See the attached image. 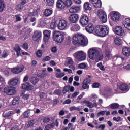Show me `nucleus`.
Listing matches in <instances>:
<instances>
[{
    "label": "nucleus",
    "instance_id": "obj_52",
    "mask_svg": "<svg viewBox=\"0 0 130 130\" xmlns=\"http://www.w3.org/2000/svg\"><path fill=\"white\" fill-rule=\"evenodd\" d=\"M35 124V120H30L29 122H28V126H29L30 127H32V126H33V125H34Z\"/></svg>",
    "mask_w": 130,
    "mask_h": 130
},
{
    "label": "nucleus",
    "instance_id": "obj_48",
    "mask_svg": "<svg viewBox=\"0 0 130 130\" xmlns=\"http://www.w3.org/2000/svg\"><path fill=\"white\" fill-rule=\"evenodd\" d=\"M51 59V57H49V56H47L44 57L42 60L43 62H45V61H49Z\"/></svg>",
    "mask_w": 130,
    "mask_h": 130
},
{
    "label": "nucleus",
    "instance_id": "obj_5",
    "mask_svg": "<svg viewBox=\"0 0 130 130\" xmlns=\"http://www.w3.org/2000/svg\"><path fill=\"white\" fill-rule=\"evenodd\" d=\"M73 56L77 61H84L86 60L87 55L83 51H77L73 54Z\"/></svg>",
    "mask_w": 130,
    "mask_h": 130
},
{
    "label": "nucleus",
    "instance_id": "obj_34",
    "mask_svg": "<svg viewBox=\"0 0 130 130\" xmlns=\"http://www.w3.org/2000/svg\"><path fill=\"white\" fill-rule=\"evenodd\" d=\"M78 68L79 69H88V64L87 63H81L79 64Z\"/></svg>",
    "mask_w": 130,
    "mask_h": 130
},
{
    "label": "nucleus",
    "instance_id": "obj_14",
    "mask_svg": "<svg viewBox=\"0 0 130 130\" xmlns=\"http://www.w3.org/2000/svg\"><path fill=\"white\" fill-rule=\"evenodd\" d=\"M114 32L119 36H123L124 34V31L122 29V27L121 26H116L115 28Z\"/></svg>",
    "mask_w": 130,
    "mask_h": 130
},
{
    "label": "nucleus",
    "instance_id": "obj_30",
    "mask_svg": "<svg viewBox=\"0 0 130 130\" xmlns=\"http://www.w3.org/2000/svg\"><path fill=\"white\" fill-rule=\"evenodd\" d=\"M30 82L31 83V84H32V85L35 86V85H36V84L39 82V79L37 77H31L30 78Z\"/></svg>",
    "mask_w": 130,
    "mask_h": 130
},
{
    "label": "nucleus",
    "instance_id": "obj_21",
    "mask_svg": "<svg viewBox=\"0 0 130 130\" xmlns=\"http://www.w3.org/2000/svg\"><path fill=\"white\" fill-rule=\"evenodd\" d=\"M122 52L123 55L125 56H127V57H128V56H130V48L127 47H125L123 48Z\"/></svg>",
    "mask_w": 130,
    "mask_h": 130
},
{
    "label": "nucleus",
    "instance_id": "obj_7",
    "mask_svg": "<svg viewBox=\"0 0 130 130\" xmlns=\"http://www.w3.org/2000/svg\"><path fill=\"white\" fill-rule=\"evenodd\" d=\"M59 30H67L68 29V22L64 20H60L58 24Z\"/></svg>",
    "mask_w": 130,
    "mask_h": 130
},
{
    "label": "nucleus",
    "instance_id": "obj_17",
    "mask_svg": "<svg viewBox=\"0 0 130 130\" xmlns=\"http://www.w3.org/2000/svg\"><path fill=\"white\" fill-rule=\"evenodd\" d=\"M90 2L94 8H101V6H102L101 0H90Z\"/></svg>",
    "mask_w": 130,
    "mask_h": 130
},
{
    "label": "nucleus",
    "instance_id": "obj_6",
    "mask_svg": "<svg viewBox=\"0 0 130 130\" xmlns=\"http://www.w3.org/2000/svg\"><path fill=\"white\" fill-rule=\"evenodd\" d=\"M98 15L100 20L103 23L107 22V15L104 10H100L98 11Z\"/></svg>",
    "mask_w": 130,
    "mask_h": 130
},
{
    "label": "nucleus",
    "instance_id": "obj_62",
    "mask_svg": "<svg viewBox=\"0 0 130 130\" xmlns=\"http://www.w3.org/2000/svg\"><path fill=\"white\" fill-rule=\"evenodd\" d=\"M30 113V112L27 111H25L24 113V117H25V118H28V117H29V114Z\"/></svg>",
    "mask_w": 130,
    "mask_h": 130
},
{
    "label": "nucleus",
    "instance_id": "obj_39",
    "mask_svg": "<svg viewBox=\"0 0 130 130\" xmlns=\"http://www.w3.org/2000/svg\"><path fill=\"white\" fill-rule=\"evenodd\" d=\"M106 56L108 57V58H110L112 56V54H111V52L109 50H107L105 51Z\"/></svg>",
    "mask_w": 130,
    "mask_h": 130
},
{
    "label": "nucleus",
    "instance_id": "obj_46",
    "mask_svg": "<svg viewBox=\"0 0 130 130\" xmlns=\"http://www.w3.org/2000/svg\"><path fill=\"white\" fill-rule=\"evenodd\" d=\"M98 67L102 71H105V68H104V66L102 64V62L99 63L98 64Z\"/></svg>",
    "mask_w": 130,
    "mask_h": 130
},
{
    "label": "nucleus",
    "instance_id": "obj_36",
    "mask_svg": "<svg viewBox=\"0 0 130 130\" xmlns=\"http://www.w3.org/2000/svg\"><path fill=\"white\" fill-rule=\"evenodd\" d=\"M74 61L72 58H68L67 61H66L64 62V66H69V64H73Z\"/></svg>",
    "mask_w": 130,
    "mask_h": 130
},
{
    "label": "nucleus",
    "instance_id": "obj_64",
    "mask_svg": "<svg viewBox=\"0 0 130 130\" xmlns=\"http://www.w3.org/2000/svg\"><path fill=\"white\" fill-rule=\"evenodd\" d=\"M100 84L99 83H94L92 85V88H99Z\"/></svg>",
    "mask_w": 130,
    "mask_h": 130
},
{
    "label": "nucleus",
    "instance_id": "obj_12",
    "mask_svg": "<svg viewBox=\"0 0 130 130\" xmlns=\"http://www.w3.org/2000/svg\"><path fill=\"white\" fill-rule=\"evenodd\" d=\"M79 15L73 14L69 16V19L71 23H77L79 21Z\"/></svg>",
    "mask_w": 130,
    "mask_h": 130
},
{
    "label": "nucleus",
    "instance_id": "obj_24",
    "mask_svg": "<svg viewBox=\"0 0 130 130\" xmlns=\"http://www.w3.org/2000/svg\"><path fill=\"white\" fill-rule=\"evenodd\" d=\"M14 50L15 52H16L17 56H20V55H21L20 52L22 50V49H21L20 46H19L18 44L15 45V47H14Z\"/></svg>",
    "mask_w": 130,
    "mask_h": 130
},
{
    "label": "nucleus",
    "instance_id": "obj_45",
    "mask_svg": "<svg viewBox=\"0 0 130 130\" xmlns=\"http://www.w3.org/2000/svg\"><path fill=\"white\" fill-rule=\"evenodd\" d=\"M3 74L5 77H9L10 76V70L6 69L3 72Z\"/></svg>",
    "mask_w": 130,
    "mask_h": 130
},
{
    "label": "nucleus",
    "instance_id": "obj_53",
    "mask_svg": "<svg viewBox=\"0 0 130 130\" xmlns=\"http://www.w3.org/2000/svg\"><path fill=\"white\" fill-rule=\"evenodd\" d=\"M43 121L45 123H46L49 122V121H50V119L48 117H45L43 119Z\"/></svg>",
    "mask_w": 130,
    "mask_h": 130
},
{
    "label": "nucleus",
    "instance_id": "obj_37",
    "mask_svg": "<svg viewBox=\"0 0 130 130\" xmlns=\"http://www.w3.org/2000/svg\"><path fill=\"white\" fill-rule=\"evenodd\" d=\"M42 54H43V53L41 50H38L36 53V56L39 58L42 57Z\"/></svg>",
    "mask_w": 130,
    "mask_h": 130
},
{
    "label": "nucleus",
    "instance_id": "obj_60",
    "mask_svg": "<svg viewBox=\"0 0 130 130\" xmlns=\"http://www.w3.org/2000/svg\"><path fill=\"white\" fill-rule=\"evenodd\" d=\"M91 98H92L94 100H96V99H98V95L95 93H92Z\"/></svg>",
    "mask_w": 130,
    "mask_h": 130
},
{
    "label": "nucleus",
    "instance_id": "obj_38",
    "mask_svg": "<svg viewBox=\"0 0 130 130\" xmlns=\"http://www.w3.org/2000/svg\"><path fill=\"white\" fill-rule=\"evenodd\" d=\"M5 9V2L3 0H0V12H3Z\"/></svg>",
    "mask_w": 130,
    "mask_h": 130
},
{
    "label": "nucleus",
    "instance_id": "obj_44",
    "mask_svg": "<svg viewBox=\"0 0 130 130\" xmlns=\"http://www.w3.org/2000/svg\"><path fill=\"white\" fill-rule=\"evenodd\" d=\"M86 103L87 107H89V108H93V107H94V104H93V103L90 101H87Z\"/></svg>",
    "mask_w": 130,
    "mask_h": 130
},
{
    "label": "nucleus",
    "instance_id": "obj_10",
    "mask_svg": "<svg viewBox=\"0 0 130 130\" xmlns=\"http://www.w3.org/2000/svg\"><path fill=\"white\" fill-rule=\"evenodd\" d=\"M22 88L26 91H32V90H34V86L30 83L26 82L22 85Z\"/></svg>",
    "mask_w": 130,
    "mask_h": 130
},
{
    "label": "nucleus",
    "instance_id": "obj_63",
    "mask_svg": "<svg viewBox=\"0 0 130 130\" xmlns=\"http://www.w3.org/2000/svg\"><path fill=\"white\" fill-rule=\"evenodd\" d=\"M61 93V90L59 89H56L54 91V94H56V95H59Z\"/></svg>",
    "mask_w": 130,
    "mask_h": 130
},
{
    "label": "nucleus",
    "instance_id": "obj_32",
    "mask_svg": "<svg viewBox=\"0 0 130 130\" xmlns=\"http://www.w3.org/2000/svg\"><path fill=\"white\" fill-rule=\"evenodd\" d=\"M109 107L111 109H116L119 107V104L116 103H112L109 105Z\"/></svg>",
    "mask_w": 130,
    "mask_h": 130
},
{
    "label": "nucleus",
    "instance_id": "obj_9",
    "mask_svg": "<svg viewBox=\"0 0 130 130\" xmlns=\"http://www.w3.org/2000/svg\"><path fill=\"white\" fill-rule=\"evenodd\" d=\"M44 34V43L45 44H48V40L50 38L51 35V31L45 30L43 31Z\"/></svg>",
    "mask_w": 130,
    "mask_h": 130
},
{
    "label": "nucleus",
    "instance_id": "obj_51",
    "mask_svg": "<svg viewBox=\"0 0 130 130\" xmlns=\"http://www.w3.org/2000/svg\"><path fill=\"white\" fill-rule=\"evenodd\" d=\"M69 91H70V87L69 86L64 87L62 91L63 94H66V93L69 92Z\"/></svg>",
    "mask_w": 130,
    "mask_h": 130
},
{
    "label": "nucleus",
    "instance_id": "obj_3",
    "mask_svg": "<svg viewBox=\"0 0 130 130\" xmlns=\"http://www.w3.org/2000/svg\"><path fill=\"white\" fill-rule=\"evenodd\" d=\"M95 31L98 35L104 37L109 33V28L107 25H100L95 28Z\"/></svg>",
    "mask_w": 130,
    "mask_h": 130
},
{
    "label": "nucleus",
    "instance_id": "obj_43",
    "mask_svg": "<svg viewBox=\"0 0 130 130\" xmlns=\"http://www.w3.org/2000/svg\"><path fill=\"white\" fill-rule=\"evenodd\" d=\"M6 85V81L5 79L0 76V86H4Z\"/></svg>",
    "mask_w": 130,
    "mask_h": 130
},
{
    "label": "nucleus",
    "instance_id": "obj_33",
    "mask_svg": "<svg viewBox=\"0 0 130 130\" xmlns=\"http://www.w3.org/2000/svg\"><path fill=\"white\" fill-rule=\"evenodd\" d=\"M114 42L116 45H120L122 44V40L119 38H115L114 40Z\"/></svg>",
    "mask_w": 130,
    "mask_h": 130
},
{
    "label": "nucleus",
    "instance_id": "obj_54",
    "mask_svg": "<svg viewBox=\"0 0 130 130\" xmlns=\"http://www.w3.org/2000/svg\"><path fill=\"white\" fill-rule=\"evenodd\" d=\"M48 75V74L47 73L43 72L39 75V77L40 78H45Z\"/></svg>",
    "mask_w": 130,
    "mask_h": 130
},
{
    "label": "nucleus",
    "instance_id": "obj_49",
    "mask_svg": "<svg viewBox=\"0 0 130 130\" xmlns=\"http://www.w3.org/2000/svg\"><path fill=\"white\" fill-rule=\"evenodd\" d=\"M48 6H53L54 0H46Z\"/></svg>",
    "mask_w": 130,
    "mask_h": 130
},
{
    "label": "nucleus",
    "instance_id": "obj_13",
    "mask_svg": "<svg viewBox=\"0 0 130 130\" xmlns=\"http://www.w3.org/2000/svg\"><path fill=\"white\" fill-rule=\"evenodd\" d=\"M19 83V78L18 77H14L8 81V84L9 86H17Z\"/></svg>",
    "mask_w": 130,
    "mask_h": 130
},
{
    "label": "nucleus",
    "instance_id": "obj_16",
    "mask_svg": "<svg viewBox=\"0 0 130 130\" xmlns=\"http://www.w3.org/2000/svg\"><path fill=\"white\" fill-rule=\"evenodd\" d=\"M80 11H81V7L79 6H73L69 10V12L72 13H78Z\"/></svg>",
    "mask_w": 130,
    "mask_h": 130
},
{
    "label": "nucleus",
    "instance_id": "obj_47",
    "mask_svg": "<svg viewBox=\"0 0 130 130\" xmlns=\"http://www.w3.org/2000/svg\"><path fill=\"white\" fill-rule=\"evenodd\" d=\"M72 0H66L65 5L67 7H71L72 5Z\"/></svg>",
    "mask_w": 130,
    "mask_h": 130
},
{
    "label": "nucleus",
    "instance_id": "obj_18",
    "mask_svg": "<svg viewBox=\"0 0 130 130\" xmlns=\"http://www.w3.org/2000/svg\"><path fill=\"white\" fill-rule=\"evenodd\" d=\"M81 29L80 25L78 24H74L71 25L70 27V30L72 32H78Z\"/></svg>",
    "mask_w": 130,
    "mask_h": 130
},
{
    "label": "nucleus",
    "instance_id": "obj_4",
    "mask_svg": "<svg viewBox=\"0 0 130 130\" xmlns=\"http://www.w3.org/2000/svg\"><path fill=\"white\" fill-rule=\"evenodd\" d=\"M53 39L57 43H62V42H63V40H64V33L55 30L54 31Z\"/></svg>",
    "mask_w": 130,
    "mask_h": 130
},
{
    "label": "nucleus",
    "instance_id": "obj_15",
    "mask_svg": "<svg viewBox=\"0 0 130 130\" xmlns=\"http://www.w3.org/2000/svg\"><path fill=\"white\" fill-rule=\"evenodd\" d=\"M111 18L112 21L115 22H117L119 21L120 17L119 16V14L116 12H113L111 14Z\"/></svg>",
    "mask_w": 130,
    "mask_h": 130
},
{
    "label": "nucleus",
    "instance_id": "obj_19",
    "mask_svg": "<svg viewBox=\"0 0 130 130\" xmlns=\"http://www.w3.org/2000/svg\"><path fill=\"white\" fill-rule=\"evenodd\" d=\"M89 22V19L86 16H83L80 19V23L82 26H86Z\"/></svg>",
    "mask_w": 130,
    "mask_h": 130
},
{
    "label": "nucleus",
    "instance_id": "obj_57",
    "mask_svg": "<svg viewBox=\"0 0 130 130\" xmlns=\"http://www.w3.org/2000/svg\"><path fill=\"white\" fill-rule=\"evenodd\" d=\"M9 123L10 124H11L12 125H15V124H16V120H15L13 118H11L10 119V122Z\"/></svg>",
    "mask_w": 130,
    "mask_h": 130
},
{
    "label": "nucleus",
    "instance_id": "obj_29",
    "mask_svg": "<svg viewBox=\"0 0 130 130\" xmlns=\"http://www.w3.org/2000/svg\"><path fill=\"white\" fill-rule=\"evenodd\" d=\"M115 59H116L119 66L122 64V62L124 60V58L122 57H114L113 60H114Z\"/></svg>",
    "mask_w": 130,
    "mask_h": 130
},
{
    "label": "nucleus",
    "instance_id": "obj_50",
    "mask_svg": "<svg viewBox=\"0 0 130 130\" xmlns=\"http://www.w3.org/2000/svg\"><path fill=\"white\" fill-rule=\"evenodd\" d=\"M63 76H64V73H57L56 74V76L57 78H58L59 79H61V78H62V77H63Z\"/></svg>",
    "mask_w": 130,
    "mask_h": 130
},
{
    "label": "nucleus",
    "instance_id": "obj_26",
    "mask_svg": "<svg viewBox=\"0 0 130 130\" xmlns=\"http://www.w3.org/2000/svg\"><path fill=\"white\" fill-rule=\"evenodd\" d=\"M86 30L88 33H93V31H94V26H93V24H88V25L86 27Z\"/></svg>",
    "mask_w": 130,
    "mask_h": 130
},
{
    "label": "nucleus",
    "instance_id": "obj_1",
    "mask_svg": "<svg viewBox=\"0 0 130 130\" xmlns=\"http://www.w3.org/2000/svg\"><path fill=\"white\" fill-rule=\"evenodd\" d=\"M88 54L89 58L92 60H95L96 62L103 59V54H102L100 49L97 48H90L88 51Z\"/></svg>",
    "mask_w": 130,
    "mask_h": 130
},
{
    "label": "nucleus",
    "instance_id": "obj_27",
    "mask_svg": "<svg viewBox=\"0 0 130 130\" xmlns=\"http://www.w3.org/2000/svg\"><path fill=\"white\" fill-rule=\"evenodd\" d=\"M119 88L121 91H125V92H127L128 91V86L125 84H121Z\"/></svg>",
    "mask_w": 130,
    "mask_h": 130
},
{
    "label": "nucleus",
    "instance_id": "obj_28",
    "mask_svg": "<svg viewBox=\"0 0 130 130\" xmlns=\"http://www.w3.org/2000/svg\"><path fill=\"white\" fill-rule=\"evenodd\" d=\"M52 13H53V12L52 10L47 9H45L44 14L45 16V17H49L50 16H51V15H52Z\"/></svg>",
    "mask_w": 130,
    "mask_h": 130
},
{
    "label": "nucleus",
    "instance_id": "obj_42",
    "mask_svg": "<svg viewBox=\"0 0 130 130\" xmlns=\"http://www.w3.org/2000/svg\"><path fill=\"white\" fill-rule=\"evenodd\" d=\"M10 89H11V87L10 86L5 87L4 89V93H5L6 94H7V95H10Z\"/></svg>",
    "mask_w": 130,
    "mask_h": 130
},
{
    "label": "nucleus",
    "instance_id": "obj_25",
    "mask_svg": "<svg viewBox=\"0 0 130 130\" xmlns=\"http://www.w3.org/2000/svg\"><path fill=\"white\" fill-rule=\"evenodd\" d=\"M15 114V112L13 111H10L7 112H4L3 113V116L4 117H11V116H13Z\"/></svg>",
    "mask_w": 130,
    "mask_h": 130
},
{
    "label": "nucleus",
    "instance_id": "obj_40",
    "mask_svg": "<svg viewBox=\"0 0 130 130\" xmlns=\"http://www.w3.org/2000/svg\"><path fill=\"white\" fill-rule=\"evenodd\" d=\"M53 127H54V123L48 124L45 126L46 130H50L51 128H53Z\"/></svg>",
    "mask_w": 130,
    "mask_h": 130
},
{
    "label": "nucleus",
    "instance_id": "obj_35",
    "mask_svg": "<svg viewBox=\"0 0 130 130\" xmlns=\"http://www.w3.org/2000/svg\"><path fill=\"white\" fill-rule=\"evenodd\" d=\"M17 93V91H16V88L14 87H10V90L9 92V95H15Z\"/></svg>",
    "mask_w": 130,
    "mask_h": 130
},
{
    "label": "nucleus",
    "instance_id": "obj_55",
    "mask_svg": "<svg viewBox=\"0 0 130 130\" xmlns=\"http://www.w3.org/2000/svg\"><path fill=\"white\" fill-rule=\"evenodd\" d=\"M56 28V24H55V22H51L50 25V29H55Z\"/></svg>",
    "mask_w": 130,
    "mask_h": 130
},
{
    "label": "nucleus",
    "instance_id": "obj_22",
    "mask_svg": "<svg viewBox=\"0 0 130 130\" xmlns=\"http://www.w3.org/2000/svg\"><path fill=\"white\" fill-rule=\"evenodd\" d=\"M57 7L59 9H64L66 4L62 0H58L57 2Z\"/></svg>",
    "mask_w": 130,
    "mask_h": 130
},
{
    "label": "nucleus",
    "instance_id": "obj_23",
    "mask_svg": "<svg viewBox=\"0 0 130 130\" xmlns=\"http://www.w3.org/2000/svg\"><path fill=\"white\" fill-rule=\"evenodd\" d=\"M20 103V97L16 96L12 100V105L13 106H17Z\"/></svg>",
    "mask_w": 130,
    "mask_h": 130
},
{
    "label": "nucleus",
    "instance_id": "obj_56",
    "mask_svg": "<svg viewBox=\"0 0 130 130\" xmlns=\"http://www.w3.org/2000/svg\"><path fill=\"white\" fill-rule=\"evenodd\" d=\"M9 52L4 51L2 55V57H3V58H6V57H7L9 55Z\"/></svg>",
    "mask_w": 130,
    "mask_h": 130
},
{
    "label": "nucleus",
    "instance_id": "obj_2",
    "mask_svg": "<svg viewBox=\"0 0 130 130\" xmlns=\"http://www.w3.org/2000/svg\"><path fill=\"white\" fill-rule=\"evenodd\" d=\"M74 44H81L82 46L88 45V40L82 34H77L73 37Z\"/></svg>",
    "mask_w": 130,
    "mask_h": 130
},
{
    "label": "nucleus",
    "instance_id": "obj_41",
    "mask_svg": "<svg viewBox=\"0 0 130 130\" xmlns=\"http://www.w3.org/2000/svg\"><path fill=\"white\" fill-rule=\"evenodd\" d=\"M82 88L84 90H89V88H90V86L88 83H86V82H83L82 85Z\"/></svg>",
    "mask_w": 130,
    "mask_h": 130
},
{
    "label": "nucleus",
    "instance_id": "obj_11",
    "mask_svg": "<svg viewBox=\"0 0 130 130\" xmlns=\"http://www.w3.org/2000/svg\"><path fill=\"white\" fill-rule=\"evenodd\" d=\"M24 69L25 67L24 66H17L15 68H12L11 69V72L13 73V74H20V73H22V72L24 71Z\"/></svg>",
    "mask_w": 130,
    "mask_h": 130
},
{
    "label": "nucleus",
    "instance_id": "obj_8",
    "mask_svg": "<svg viewBox=\"0 0 130 130\" xmlns=\"http://www.w3.org/2000/svg\"><path fill=\"white\" fill-rule=\"evenodd\" d=\"M42 38V32L39 30H36L34 32V35L32 36V40L34 41H36L37 42H39L40 40H41V38Z\"/></svg>",
    "mask_w": 130,
    "mask_h": 130
},
{
    "label": "nucleus",
    "instance_id": "obj_61",
    "mask_svg": "<svg viewBox=\"0 0 130 130\" xmlns=\"http://www.w3.org/2000/svg\"><path fill=\"white\" fill-rule=\"evenodd\" d=\"M120 119H121V118L118 117H114L113 118V120L114 121H117V122H118V121H120Z\"/></svg>",
    "mask_w": 130,
    "mask_h": 130
},
{
    "label": "nucleus",
    "instance_id": "obj_20",
    "mask_svg": "<svg viewBox=\"0 0 130 130\" xmlns=\"http://www.w3.org/2000/svg\"><path fill=\"white\" fill-rule=\"evenodd\" d=\"M123 25H124V26L125 28H126V29H127V30H130V19H125L123 21Z\"/></svg>",
    "mask_w": 130,
    "mask_h": 130
},
{
    "label": "nucleus",
    "instance_id": "obj_59",
    "mask_svg": "<svg viewBox=\"0 0 130 130\" xmlns=\"http://www.w3.org/2000/svg\"><path fill=\"white\" fill-rule=\"evenodd\" d=\"M106 111H101L97 114V116L99 117L100 115H104L105 114Z\"/></svg>",
    "mask_w": 130,
    "mask_h": 130
},
{
    "label": "nucleus",
    "instance_id": "obj_31",
    "mask_svg": "<svg viewBox=\"0 0 130 130\" xmlns=\"http://www.w3.org/2000/svg\"><path fill=\"white\" fill-rule=\"evenodd\" d=\"M84 9L86 11H91L92 10V8L90 7V3L89 2H85L84 4Z\"/></svg>",
    "mask_w": 130,
    "mask_h": 130
},
{
    "label": "nucleus",
    "instance_id": "obj_58",
    "mask_svg": "<svg viewBox=\"0 0 130 130\" xmlns=\"http://www.w3.org/2000/svg\"><path fill=\"white\" fill-rule=\"evenodd\" d=\"M23 9V6H21V4H19L16 7V9L17 11H21Z\"/></svg>",
    "mask_w": 130,
    "mask_h": 130
}]
</instances>
